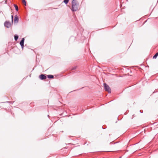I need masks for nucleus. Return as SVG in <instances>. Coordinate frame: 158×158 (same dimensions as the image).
Instances as JSON below:
<instances>
[{
	"instance_id": "2",
	"label": "nucleus",
	"mask_w": 158,
	"mask_h": 158,
	"mask_svg": "<svg viewBox=\"0 0 158 158\" xmlns=\"http://www.w3.org/2000/svg\"><path fill=\"white\" fill-rule=\"evenodd\" d=\"M103 85L105 91L108 92L109 93H110L111 89L109 86L105 83H104Z\"/></svg>"
},
{
	"instance_id": "7",
	"label": "nucleus",
	"mask_w": 158,
	"mask_h": 158,
	"mask_svg": "<svg viewBox=\"0 0 158 158\" xmlns=\"http://www.w3.org/2000/svg\"><path fill=\"white\" fill-rule=\"evenodd\" d=\"M48 78L52 79L54 78V76L52 75H48Z\"/></svg>"
},
{
	"instance_id": "14",
	"label": "nucleus",
	"mask_w": 158,
	"mask_h": 158,
	"mask_svg": "<svg viewBox=\"0 0 158 158\" xmlns=\"http://www.w3.org/2000/svg\"><path fill=\"white\" fill-rule=\"evenodd\" d=\"M77 66H75L73 68H72L71 69L72 70H73L77 68Z\"/></svg>"
},
{
	"instance_id": "4",
	"label": "nucleus",
	"mask_w": 158,
	"mask_h": 158,
	"mask_svg": "<svg viewBox=\"0 0 158 158\" xmlns=\"http://www.w3.org/2000/svg\"><path fill=\"white\" fill-rule=\"evenodd\" d=\"M39 78L42 80H45L46 79V76L44 74H42L39 76Z\"/></svg>"
},
{
	"instance_id": "16",
	"label": "nucleus",
	"mask_w": 158,
	"mask_h": 158,
	"mask_svg": "<svg viewBox=\"0 0 158 158\" xmlns=\"http://www.w3.org/2000/svg\"><path fill=\"white\" fill-rule=\"evenodd\" d=\"M140 112L141 113H142V112H141V110H140Z\"/></svg>"
},
{
	"instance_id": "1",
	"label": "nucleus",
	"mask_w": 158,
	"mask_h": 158,
	"mask_svg": "<svg viewBox=\"0 0 158 158\" xmlns=\"http://www.w3.org/2000/svg\"><path fill=\"white\" fill-rule=\"evenodd\" d=\"M79 3L76 0H73L72 2V11L74 12L76 11L78 9Z\"/></svg>"
},
{
	"instance_id": "13",
	"label": "nucleus",
	"mask_w": 158,
	"mask_h": 158,
	"mask_svg": "<svg viewBox=\"0 0 158 158\" xmlns=\"http://www.w3.org/2000/svg\"><path fill=\"white\" fill-rule=\"evenodd\" d=\"M11 17L12 22L13 23V18H14L13 15H11Z\"/></svg>"
},
{
	"instance_id": "17",
	"label": "nucleus",
	"mask_w": 158,
	"mask_h": 158,
	"mask_svg": "<svg viewBox=\"0 0 158 158\" xmlns=\"http://www.w3.org/2000/svg\"><path fill=\"white\" fill-rule=\"evenodd\" d=\"M48 117H49V115H48Z\"/></svg>"
},
{
	"instance_id": "3",
	"label": "nucleus",
	"mask_w": 158,
	"mask_h": 158,
	"mask_svg": "<svg viewBox=\"0 0 158 158\" xmlns=\"http://www.w3.org/2000/svg\"><path fill=\"white\" fill-rule=\"evenodd\" d=\"M4 26L7 28H9L11 26V24L10 22L6 21L4 23Z\"/></svg>"
},
{
	"instance_id": "9",
	"label": "nucleus",
	"mask_w": 158,
	"mask_h": 158,
	"mask_svg": "<svg viewBox=\"0 0 158 158\" xmlns=\"http://www.w3.org/2000/svg\"><path fill=\"white\" fill-rule=\"evenodd\" d=\"M158 56V52H157L153 56V59H156Z\"/></svg>"
},
{
	"instance_id": "12",
	"label": "nucleus",
	"mask_w": 158,
	"mask_h": 158,
	"mask_svg": "<svg viewBox=\"0 0 158 158\" xmlns=\"http://www.w3.org/2000/svg\"><path fill=\"white\" fill-rule=\"evenodd\" d=\"M23 2V3L24 5L26 6V2L25 0H22Z\"/></svg>"
},
{
	"instance_id": "8",
	"label": "nucleus",
	"mask_w": 158,
	"mask_h": 158,
	"mask_svg": "<svg viewBox=\"0 0 158 158\" xmlns=\"http://www.w3.org/2000/svg\"><path fill=\"white\" fill-rule=\"evenodd\" d=\"M19 36L17 35H14V39L15 41H16L18 39Z\"/></svg>"
},
{
	"instance_id": "11",
	"label": "nucleus",
	"mask_w": 158,
	"mask_h": 158,
	"mask_svg": "<svg viewBox=\"0 0 158 158\" xmlns=\"http://www.w3.org/2000/svg\"><path fill=\"white\" fill-rule=\"evenodd\" d=\"M69 1V0H64L63 2H64L66 4L68 3Z\"/></svg>"
},
{
	"instance_id": "10",
	"label": "nucleus",
	"mask_w": 158,
	"mask_h": 158,
	"mask_svg": "<svg viewBox=\"0 0 158 158\" xmlns=\"http://www.w3.org/2000/svg\"><path fill=\"white\" fill-rule=\"evenodd\" d=\"M14 6L15 8V10H16L17 11H18L19 10V9H18V7L16 5H15V4H14Z\"/></svg>"
},
{
	"instance_id": "5",
	"label": "nucleus",
	"mask_w": 158,
	"mask_h": 158,
	"mask_svg": "<svg viewBox=\"0 0 158 158\" xmlns=\"http://www.w3.org/2000/svg\"><path fill=\"white\" fill-rule=\"evenodd\" d=\"M24 40H25L24 38H23L20 42V45L21 46V47L23 49V47H24Z\"/></svg>"
},
{
	"instance_id": "6",
	"label": "nucleus",
	"mask_w": 158,
	"mask_h": 158,
	"mask_svg": "<svg viewBox=\"0 0 158 158\" xmlns=\"http://www.w3.org/2000/svg\"><path fill=\"white\" fill-rule=\"evenodd\" d=\"M19 21V18L17 15H16L15 16L14 19V22L15 23H18Z\"/></svg>"
},
{
	"instance_id": "15",
	"label": "nucleus",
	"mask_w": 158,
	"mask_h": 158,
	"mask_svg": "<svg viewBox=\"0 0 158 158\" xmlns=\"http://www.w3.org/2000/svg\"><path fill=\"white\" fill-rule=\"evenodd\" d=\"M6 2H7V1H6H6H5V3H6Z\"/></svg>"
}]
</instances>
